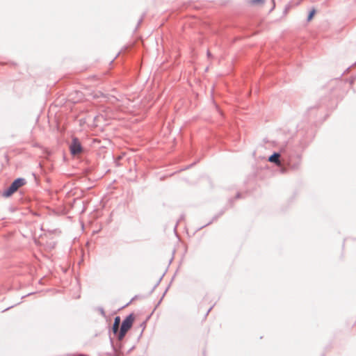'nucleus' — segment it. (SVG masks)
Instances as JSON below:
<instances>
[{
  "mask_svg": "<svg viewBox=\"0 0 356 356\" xmlns=\"http://www.w3.org/2000/svg\"><path fill=\"white\" fill-rule=\"evenodd\" d=\"M251 5H260L264 3V0H250Z\"/></svg>",
  "mask_w": 356,
  "mask_h": 356,
  "instance_id": "7",
  "label": "nucleus"
},
{
  "mask_svg": "<svg viewBox=\"0 0 356 356\" xmlns=\"http://www.w3.org/2000/svg\"><path fill=\"white\" fill-rule=\"evenodd\" d=\"M135 321L134 314H129L122 323L121 327L118 334V339L122 340L127 332L131 329Z\"/></svg>",
  "mask_w": 356,
  "mask_h": 356,
  "instance_id": "1",
  "label": "nucleus"
},
{
  "mask_svg": "<svg viewBox=\"0 0 356 356\" xmlns=\"http://www.w3.org/2000/svg\"><path fill=\"white\" fill-rule=\"evenodd\" d=\"M25 184V180L22 178H19L15 179L10 186L4 192L3 195L6 197H9L12 194H13L15 192H16L18 188H19L21 186H24Z\"/></svg>",
  "mask_w": 356,
  "mask_h": 356,
  "instance_id": "2",
  "label": "nucleus"
},
{
  "mask_svg": "<svg viewBox=\"0 0 356 356\" xmlns=\"http://www.w3.org/2000/svg\"><path fill=\"white\" fill-rule=\"evenodd\" d=\"M120 324V317L116 316L114 320V323L113 325V331L114 333H117L119 330V326Z\"/></svg>",
  "mask_w": 356,
  "mask_h": 356,
  "instance_id": "5",
  "label": "nucleus"
},
{
  "mask_svg": "<svg viewBox=\"0 0 356 356\" xmlns=\"http://www.w3.org/2000/svg\"><path fill=\"white\" fill-rule=\"evenodd\" d=\"M316 10L314 8H313L310 10V12H309V13L308 15V17H307V21L308 22H310V21H312L313 19L314 15H316Z\"/></svg>",
  "mask_w": 356,
  "mask_h": 356,
  "instance_id": "6",
  "label": "nucleus"
},
{
  "mask_svg": "<svg viewBox=\"0 0 356 356\" xmlns=\"http://www.w3.org/2000/svg\"><path fill=\"white\" fill-rule=\"evenodd\" d=\"M282 172H286V169H285V168H283V169L282 170Z\"/></svg>",
  "mask_w": 356,
  "mask_h": 356,
  "instance_id": "9",
  "label": "nucleus"
},
{
  "mask_svg": "<svg viewBox=\"0 0 356 356\" xmlns=\"http://www.w3.org/2000/svg\"><path fill=\"white\" fill-rule=\"evenodd\" d=\"M280 155L278 153H274L268 158V161L270 162L275 163L277 165H280Z\"/></svg>",
  "mask_w": 356,
  "mask_h": 356,
  "instance_id": "4",
  "label": "nucleus"
},
{
  "mask_svg": "<svg viewBox=\"0 0 356 356\" xmlns=\"http://www.w3.org/2000/svg\"><path fill=\"white\" fill-rule=\"evenodd\" d=\"M71 153L74 155L78 154L81 152V146L79 140L75 138L73 140L72 143L70 146Z\"/></svg>",
  "mask_w": 356,
  "mask_h": 356,
  "instance_id": "3",
  "label": "nucleus"
},
{
  "mask_svg": "<svg viewBox=\"0 0 356 356\" xmlns=\"http://www.w3.org/2000/svg\"><path fill=\"white\" fill-rule=\"evenodd\" d=\"M291 168L292 169H298L299 168V164L293 165Z\"/></svg>",
  "mask_w": 356,
  "mask_h": 356,
  "instance_id": "8",
  "label": "nucleus"
}]
</instances>
